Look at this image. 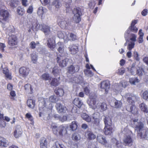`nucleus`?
Instances as JSON below:
<instances>
[{"mask_svg": "<svg viewBox=\"0 0 148 148\" xmlns=\"http://www.w3.org/2000/svg\"><path fill=\"white\" fill-rule=\"evenodd\" d=\"M138 119L133 120V124L135 125V130L137 131L138 136L140 138H145L148 132L146 130L143 129V124L142 122H138Z\"/></svg>", "mask_w": 148, "mask_h": 148, "instance_id": "f257e3e1", "label": "nucleus"}, {"mask_svg": "<svg viewBox=\"0 0 148 148\" xmlns=\"http://www.w3.org/2000/svg\"><path fill=\"white\" fill-rule=\"evenodd\" d=\"M58 101V98L55 95H52L49 97V99H42L39 101V106L42 108L47 107L50 109H51L53 106L52 103H55Z\"/></svg>", "mask_w": 148, "mask_h": 148, "instance_id": "f03ea898", "label": "nucleus"}, {"mask_svg": "<svg viewBox=\"0 0 148 148\" xmlns=\"http://www.w3.org/2000/svg\"><path fill=\"white\" fill-rule=\"evenodd\" d=\"M122 132L125 134L123 140L125 145L130 147L132 145L133 140L131 137L132 132L127 130V128H124Z\"/></svg>", "mask_w": 148, "mask_h": 148, "instance_id": "7ed1b4c3", "label": "nucleus"}, {"mask_svg": "<svg viewBox=\"0 0 148 148\" xmlns=\"http://www.w3.org/2000/svg\"><path fill=\"white\" fill-rule=\"evenodd\" d=\"M69 127L67 125H62L57 127L56 125L53 126L52 130L53 133L56 135L58 134L60 135L63 136L67 133V129Z\"/></svg>", "mask_w": 148, "mask_h": 148, "instance_id": "20e7f679", "label": "nucleus"}, {"mask_svg": "<svg viewBox=\"0 0 148 148\" xmlns=\"http://www.w3.org/2000/svg\"><path fill=\"white\" fill-rule=\"evenodd\" d=\"M4 7L3 5H0V23H2V26L4 27V23L3 22L8 21L10 16V14L7 10H3L2 8Z\"/></svg>", "mask_w": 148, "mask_h": 148, "instance_id": "39448f33", "label": "nucleus"}, {"mask_svg": "<svg viewBox=\"0 0 148 148\" xmlns=\"http://www.w3.org/2000/svg\"><path fill=\"white\" fill-rule=\"evenodd\" d=\"M73 21L76 23H79L81 20V16L82 15L81 9L79 8H74L73 11Z\"/></svg>", "mask_w": 148, "mask_h": 148, "instance_id": "423d86ee", "label": "nucleus"}, {"mask_svg": "<svg viewBox=\"0 0 148 148\" xmlns=\"http://www.w3.org/2000/svg\"><path fill=\"white\" fill-rule=\"evenodd\" d=\"M89 97L90 100L88 102V104L90 108L93 109L97 108L99 103L97 100L96 97L95 95L92 96L91 95H90Z\"/></svg>", "mask_w": 148, "mask_h": 148, "instance_id": "0eeeda50", "label": "nucleus"}, {"mask_svg": "<svg viewBox=\"0 0 148 148\" xmlns=\"http://www.w3.org/2000/svg\"><path fill=\"white\" fill-rule=\"evenodd\" d=\"M101 88L102 89V90H104L107 94L109 89L110 88V82L108 80H106L102 82L101 84Z\"/></svg>", "mask_w": 148, "mask_h": 148, "instance_id": "6e6552de", "label": "nucleus"}, {"mask_svg": "<svg viewBox=\"0 0 148 148\" xmlns=\"http://www.w3.org/2000/svg\"><path fill=\"white\" fill-rule=\"evenodd\" d=\"M125 97L127 99V101L130 104L132 105H134L135 101L137 100L136 97L134 95H132L130 93H127L125 95Z\"/></svg>", "mask_w": 148, "mask_h": 148, "instance_id": "1a4fd4ad", "label": "nucleus"}, {"mask_svg": "<svg viewBox=\"0 0 148 148\" xmlns=\"http://www.w3.org/2000/svg\"><path fill=\"white\" fill-rule=\"evenodd\" d=\"M55 37L54 36H50L47 40V45L48 47L51 49H53L55 47Z\"/></svg>", "mask_w": 148, "mask_h": 148, "instance_id": "9d476101", "label": "nucleus"}, {"mask_svg": "<svg viewBox=\"0 0 148 148\" xmlns=\"http://www.w3.org/2000/svg\"><path fill=\"white\" fill-rule=\"evenodd\" d=\"M97 140L99 143L104 145L106 147H110V145L108 143L105 137L103 135H99L97 137Z\"/></svg>", "mask_w": 148, "mask_h": 148, "instance_id": "9b49d317", "label": "nucleus"}, {"mask_svg": "<svg viewBox=\"0 0 148 148\" xmlns=\"http://www.w3.org/2000/svg\"><path fill=\"white\" fill-rule=\"evenodd\" d=\"M79 70V67L77 65H71L68 67L67 72L71 74L77 72Z\"/></svg>", "mask_w": 148, "mask_h": 148, "instance_id": "f8f14e48", "label": "nucleus"}, {"mask_svg": "<svg viewBox=\"0 0 148 148\" xmlns=\"http://www.w3.org/2000/svg\"><path fill=\"white\" fill-rule=\"evenodd\" d=\"M29 69L28 68L24 67L21 68L19 69V72L21 76L25 78L29 74Z\"/></svg>", "mask_w": 148, "mask_h": 148, "instance_id": "ddd939ff", "label": "nucleus"}, {"mask_svg": "<svg viewBox=\"0 0 148 148\" xmlns=\"http://www.w3.org/2000/svg\"><path fill=\"white\" fill-rule=\"evenodd\" d=\"M56 60L58 63H59L60 66L61 67H64L66 66V62L68 61V59L67 58L64 59L62 57L60 56L57 57Z\"/></svg>", "mask_w": 148, "mask_h": 148, "instance_id": "4468645a", "label": "nucleus"}, {"mask_svg": "<svg viewBox=\"0 0 148 148\" xmlns=\"http://www.w3.org/2000/svg\"><path fill=\"white\" fill-rule=\"evenodd\" d=\"M8 43L11 46H14L17 43V38L16 36L14 35H12L8 38Z\"/></svg>", "mask_w": 148, "mask_h": 148, "instance_id": "2eb2a0df", "label": "nucleus"}, {"mask_svg": "<svg viewBox=\"0 0 148 148\" xmlns=\"http://www.w3.org/2000/svg\"><path fill=\"white\" fill-rule=\"evenodd\" d=\"M23 133V131L20 126L17 125L16 126L14 132V136L17 138L21 136Z\"/></svg>", "mask_w": 148, "mask_h": 148, "instance_id": "dca6fc26", "label": "nucleus"}, {"mask_svg": "<svg viewBox=\"0 0 148 148\" xmlns=\"http://www.w3.org/2000/svg\"><path fill=\"white\" fill-rule=\"evenodd\" d=\"M56 107L58 112L59 113H65L67 110L66 107L63 106L61 103H56Z\"/></svg>", "mask_w": 148, "mask_h": 148, "instance_id": "f3484780", "label": "nucleus"}, {"mask_svg": "<svg viewBox=\"0 0 148 148\" xmlns=\"http://www.w3.org/2000/svg\"><path fill=\"white\" fill-rule=\"evenodd\" d=\"M66 42L68 40L73 41L77 39L76 35L72 33H69L68 32L66 33Z\"/></svg>", "mask_w": 148, "mask_h": 148, "instance_id": "a211bd4d", "label": "nucleus"}, {"mask_svg": "<svg viewBox=\"0 0 148 148\" xmlns=\"http://www.w3.org/2000/svg\"><path fill=\"white\" fill-rule=\"evenodd\" d=\"M111 104L113 107L116 108H121L122 105V103L121 101L116 99H114Z\"/></svg>", "mask_w": 148, "mask_h": 148, "instance_id": "6ab92c4d", "label": "nucleus"}, {"mask_svg": "<svg viewBox=\"0 0 148 148\" xmlns=\"http://www.w3.org/2000/svg\"><path fill=\"white\" fill-rule=\"evenodd\" d=\"M8 145V141L5 138L0 136V147H6Z\"/></svg>", "mask_w": 148, "mask_h": 148, "instance_id": "aec40b11", "label": "nucleus"}, {"mask_svg": "<svg viewBox=\"0 0 148 148\" xmlns=\"http://www.w3.org/2000/svg\"><path fill=\"white\" fill-rule=\"evenodd\" d=\"M86 135L87 138L89 140H94L96 137L93 132L90 130H87L86 132Z\"/></svg>", "mask_w": 148, "mask_h": 148, "instance_id": "412c9836", "label": "nucleus"}, {"mask_svg": "<svg viewBox=\"0 0 148 148\" xmlns=\"http://www.w3.org/2000/svg\"><path fill=\"white\" fill-rule=\"evenodd\" d=\"M40 143V148H47V141L45 138L44 137L41 138Z\"/></svg>", "mask_w": 148, "mask_h": 148, "instance_id": "4be33fe9", "label": "nucleus"}, {"mask_svg": "<svg viewBox=\"0 0 148 148\" xmlns=\"http://www.w3.org/2000/svg\"><path fill=\"white\" fill-rule=\"evenodd\" d=\"M50 27L48 25L43 24L41 31L43 32L45 35L49 34L50 33Z\"/></svg>", "mask_w": 148, "mask_h": 148, "instance_id": "5701e85b", "label": "nucleus"}, {"mask_svg": "<svg viewBox=\"0 0 148 148\" xmlns=\"http://www.w3.org/2000/svg\"><path fill=\"white\" fill-rule=\"evenodd\" d=\"M103 131L105 135H110L112 134V128L111 126H105Z\"/></svg>", "mask_w": 148, "mask_h": 148, "instance_id": "b1692460", "label": "nucleus"}, {"mask_svg": "<svg viewBox=\"0 0 148 148\" xmlns=\"http://www.w3.org/2000/svg\"><path fill=\"white\" fill-rule=\"evenodd\" d=\"M137 21L136 20H134L132 21L131 24V26L129 28V30H130L134 32H136L138 31L137 28L134 26V25L137 23Z\"/></svg>", "mask_w": 148, "mask_h": 148, "instance_id": "393cba45", "label": "nucleus"}, {"mask_svg": "<svg viewBox=\"0 0 148 148\" xmlns=\"http://www.w3.org/2000/svg\"><path fill=\"white\" fill-rule=\"evenodd\" d=\"M73 102V103L79 108H80L83 105V103L78 98H75Z\"/></svg>", "mask_w": 148, "mask_h": 148, "instance_id": "a878e982", "label": "nucleus"}, {"mask_svg": "<svg viewBox=\"0 0 148 148\" xmlns=\"http://www.w3.org/2000/svg\"><path fill=\"white\" fill-rule=\"evenodd\" d=\"M52 5L56 8L58 9L62 6V3L59 0H54L52 3Z\"/></svg>", "mask_w": 148, "mask_h": 148, "instance_id": "bb28decb", "label": "nucleus"}, {"mask_svg": "<svg viewBox=\"0 0 148 148\" xmlns=\"http://www.w3.org/2000/svg\"><path fill=\"white\" fill-rule=\"evenodd\" d=\"M69 50L73 54H76L78 51V47L77 46L73 45L69 48Z\"/></svg>", "mask_w": 148, "mask_h": 148, "instance_id": "cd10ccee", "label": "nucleus"}, {"mask_svg": "<svg viewBox=\"0 0 148 148\" xmlns=\"http://www.w3.org/2000/svg\"><path fill=\"white\" fill-rule=\"evenodd\" d=\"M104 121L106 126H111L112 121L110 118L109 116L106 117L104 119Z\"/></svg>", "mask_w": 148, "mask_h": 148, "instance_id": "c85d7f7f", "label": "nucleus"}, {"mask_svg": "<svg viewBox=\"0 0 148 148\" xmlns=\"http://www.w3.org/2000/svg\"><path fill=\"white\" fill-rule=\"evenodd\" d=\"M47 10L45 8H43L42 7H40L38 8L37 14L39 16H42L45 13L47 12Z\"/></svg>", "mask_w": 148, "mask_h": 148, "instance_id": "c756f323", "label": "nucleus"}, {"mask_svg": "<svg viewBox=\"0 0 148 148\" xmlns=\"http://www.w3.org/2000/svg\"><path fill=\"white\" fill-rule=\"evenodd\" d=\"M77 128V125L76 121H73L72 122L71 125H70L68 129L70 131H73L75 130Z\"/></svg>", "mask_w": 148, "mask_h": 148, "instance_id": "7c9ffc66", "label": "nucleus"}, {"mask_svg": "<svg viewBox=\"0 0 148 148\" xmlns=\"http://www.w3.org/2000/svg\"><path fill=\"white\" fill-rule=\"evenodd\" d=\"M114 90L116 93H119L121 90L122 88L120 84H116L114 86Z\"/></svg>", "mask_w": 148, "mask_h": 148, "instance_id": "2f4dec72", "label": "nucleus"}, {"mask_svg": "<svg viewBox=\"0 0 148 148\" xmlns=\"http://www.w3.org/2000/svg\"><path fill=\"white\" fill-rule=\"evenodd\" d=\"M58 36L60 38H63L64 40V42L65 43L66 42V33H63L61 31H59L58 32Z\"/></svg>", "mask_w": 148, "mask_h": 148, "instance_id": "473e14b6", "label": "nucleus"}, {"mask_svg": "<svg viewBox=\"0 0 148 148\" xmlns=\"http://www.w3.org/2000/svg\"><path fill=\"white\" fill-rule=\"evenodd\" d=\"M43 26V24L40 25L38 22H36V24L33 25V29L35 31H37L38 29L41 30Z\"/></svg>", "mask_w": 148, "mask_h": 148, "instance_id": "72a5a7b5", "label": "nucleus"}, {"mask_svg": "<svg viewBox=\"0 0 148 148\" xmlns=\"http://www.w3.org/2000/svg\"><path fill=\"white\" fill-rule=\"evenodd\" d=\"M27 104L29 108L32 109L35 105V101L32 99H29L27 100Z\"/></svg>", "mask_w": 148, "mask_h": 148, "instance_id": "f704fd0d", "label": "nucleus"}, {"mask_svg": "<svg viewBox=\"0 0 148 148\" xmlns=\"http://www.w3.org/2000/svg\"><path fill=\"white\" fill-rule=\"evenodd\" d=\"M81 116L83 119L88 122L91 121V118L88 114L85 113H83L81 114Z\"/></svg>", "mask_w": 148, "mask_h": 148, "instance_id": "c9c22d12", "label": "nucleus"}, {"mask_svg": "<svg viewBox=\"0 0 148 148\" xmlns=\"http://www.w3.org/2000/svg\"><path fill=\"white\" fill-rule=\"evenodd\" d=\"M98 106L97 108L102 111L105 110L107 108L106 105L104 103H98Z\"/></svg>", "mask_w": 148, "mask_h": 148, "instance_id": "e433bc0d", "label": "nucleus"}, {"mask_svg": "<svg viewBox=\"0 0 148 148\" xmlns=\"http://www.w3.org/2000/svg\"><path fill=\"white\" fill-rule=\"evenodd\" d=\"M55 92L57 95H58L60 96H62L64 93V90L61 88H57L55 90Z\"/></svg>", "mask_w": 148, "mask_h": 148, "instance_id": "4c0bfd02", "label": "nucleus"}, {"mask_svg": "<svg viewBox=\"0 0 148 148\" xmlns=\"http://www.w3.org/2000/svg\"><path fill=\"white\" fill-rule=\"evenodd\" d=\"M140 108L143 111L146 113L148 112L147 106L144 103H142L140 105Z\"/></svg>", "mask_w": 148, "mask_h": 148, "instance_id": "58836bf2", "label": "nucleus"}, {"mask_svg": "<svg viewBox=\"0 0 148 148\" xmlns=\"http://www.w3.org/2000/svg\"><path fill=\"white\" fill-rule=\"evenodd\" d=\"M59 77L58 78L59 80L55 78L52 79L50 82V84L51 86H57L60 84L59 82Z\"/></svg>", "mask_w": 148, "mask_h": 148, "instance_id": "ea45409f", "label": "nucleus"}, {"mask_svg": "<svg viewBox=\"0 0 148 148\" xmlns=\"http://www.w3.org/2000/svg\"><path fill=\"white\" fill-rule=\"evenodd\" d=\"M130 111L133 114H135L138 113V109L134 105H133L130 106Z\"/></svg>", "mask_w": 148, "mask_h": 148, "instance_id": "a19ab883", "label": "nucleus"}, {"mask_svg": "<svg viewBox=\"0 0 148 148\" xmlns=\"http://www.w3.org/2000/svg\"><path fill=\"white\" fill-rule=\"evenodd\" d=\"M58 25L60 26L62 28H64L67 26L68 24L64 19H62L59 22Z\"/></svg>", "mask_w": 148, "mask_h": 148, "instance_id": "79ce46f5", "label": "nucleus"}, {"mask_svg": "<svg viewBox=\"0 0 148 148\" xmlns=\"http://www.w3.org/2000/svg\"><path fill=\"white\" fill-rule=\"evenodd\" d=\"M73 80L76 83H80L82 82L83 78L81 76L79 75L78 77H74Z\"/></svg>", "mask_w": 148, "mask_h": 148, "instance_id": "37998d69", "label": "nucleus"}, {"mask_svg": "<svg viewBox=\"0 0 148 148\" xmlns=\"http://www.w3.org/2000/svg\"><path fill=\"white\" fill-rule=\"evenodd\" d=\"M32 62L34 64H36L37 60V56L35 54H32L31 56Z\"/></svg>", "mask_w": 148, "mask_h": 148, "instance_id": "c03bdc74", "label": "nucleus"}, {"mask_svg": "<svg viewBox=\"0 0 148 148\" xmlns=\"http://www.w3.org/2000/svg\"><path fill=\"white\" fill-rule=\"evenodd\" d=\"M137 73L139 76H141L145 73V72L142 68L138 67L137 70Z\"/></svg>", "mask_w": 148, "mask_h": 148, "instance_id": "a18cd8bd", "label": "nucleus"}, {"mask_svg": "<svg viewBox=\"0 0 148 148\" xmlns=\"http://www.w3.org/2000/svg\"><path fill=\"white\" fill-rule=\"evenodd\" d=\"M41 78L44 80H48L50 78L49 75L47 73H45L43 74L41 76Z\"/></svg>", "mask_w": 148, "mask_h": 148, "instance_id": "49530a36", "label": "nucleus"}, {"mask_svg": "<svg viewBox=\"0 0 148 148\" xmlns=\"http://www.w3.org/2000/svg\"><path fill=\"white\" fill-rule=\"evenodd\" d=\"M129 82L132 85H135L136 83L139 82L138 79L136 78H132L130 79Z\"/></svg>", "mask_w": 148, "mask_h": 148, "instance_id": "de8ad7c7", "label": "nucleus"}, {"mask_svg": "<svg viewBox=\"0 0 148 148\" xmlns=\"http://www.w3.org/2000/svg\"><path fill=\"white\" fill-rule=\"evenodd\" d=\"M60 70H59L57 67H55L53 68L52 73L55 76H56L59 74Z\"/></svg>", "mask_w": 148, "mask_h": 148, "instance_id": "09e8293b", "label": "nucleus"}, {"mask_svg": "<svg viewBox=\"0 0 148 148\" xmlns=\"http://www.w3.org/2000/svg\"><path fill=\"white\" fill-rule=\"evenodd\" d=\"M17 12L19 15L23 16L25 10L23 8L19 7L17 9Z\"/></svg>", "mask_w": 148, "mask_h": 148, "instance_id": "8fccbe9b", "label": "nucleus"}, {"mask_svg": "<svg viewBox=\"0 0 148 148\" xmlns=\"http://www.w3.org/2000/svg\"><path fill=\"white\" fill-rule=\"evenodd\" d=\"M25 90L27 92H29L30 91L32 92L33 89L31 87V85L29 84H27L24 86Z\"/></svg>", "mask_w": 148, "mask_h": 148, "instance_id": "3c124183", "label": "nucleus"}, {"mask_svg": "<svg viewBox=\"0 0 148 148\" xmlns=\"http://www.w3.org/2000/svg\"><path fill=\"white\" fill-rule=\"evenodd\" d=\"M81 138L80 136L77 133H75L73 134L72 138L73 140H79Z\"/></svg>", "mask_w": 148, "mask_h": 148, "instance_id": "603ef678", "label": "nucleus"}, {"mask_svg": "<svg viewBox=\"0 0 148 148\" xmlns=\"http://www.w3.org/2000/svg\"><path fill=\"white\" fill-rule=\"evenodd\" d=\"M57 44L59 45H60L58 49V51L60 53H62L64 52V49L63 48L64 46L62 43L60 42H58Z\"/></svg>", "mask_w": 148, "mask_h": 148, "instance_id": "864d4df0", "label": "nucleus"}, {"mask_svg": "<svg viewBox=\"0 0 148 148\" xmlns=\"http://www.w3.org/2000/svg\"><path fill=\"white\" fill-rule=\"evenodd\" d=\"M95 114L94 113L93 115V118L94 119V125L96 126H98L99 123V119L95 117Z\"/></svg>", "mask_w": 148, "mask_h": 148, "instance_id": "5fc2aeb1", "label": "nucleus"}, {"mask_svg": "<svg viewBox=\"0 0 148 148\" xmlns=\"http://www.w3.org/2000/svg\"><path fill=\"white\" fill-rule=\"evenodd\" d=\"M84 73L86 76L89 77H91L93 75L92 71L89 69H87L85 70Z\"/></svg>", "mask_w": 148, "mask_h": 148, "instance_id": "6e6d98bb", "label": "nucleus"}, {"mask_svg": "<svg viewBox=\"0 0 148 148\" xmlns=\"http://www.w3.org/2000/svg\"><path fill=\"white\" fill-rule=\"evenodd\" d=\"M134 45L135 43L134 42L130 41L128 44L127 49L130 51L132 49L134 48Z\"/></svg>", "mask_w": 148, "mask_h": 148, "instance_id": "4d7b16f0", "label": "nucleus"}, {"mask_svg": "<svg viewBox=\"0 0 148 148\" xmlns=\"http://www.w3.org/2000/svg\"><path fill=\"white\" fill-rule=\"evenodd\" d=\"M119 84L121 87L123 88H125L127 85V82L125 81H123L119 83Z\"/></svg>", "mask_w": 148, "mask_h": 148, "instance_id": "13d9d810", "label": "nucleus"}, {"mask_svg": "<svg viewBox=\"0 0 148 148\" xmlns=\"http://www.w3.org/2000/svg\"><path fill=\"white\" fill-rule=\"evenodd\" d=\"M53 148H63L62 145H60L58 142H56L53 145Z\"/></svg>", "mask_w": 148, "mask_h": 148, "instance_id": "bf43d9fd", "label": "nucleus"}, {"mask_svg": "<svg viewBox=\"0 0 148 148\" xmlns=\"http://www.w3.org/2000/svg\"><path fill=\"white\" fill-rule=\"evenodd\" d=\"M33 8L32 5H30L28 8L27 12V13L32 14L33 11Z\"/></svg>", "mask_w": 148, "mask_h": 148, "instance_id": "052dcab7", "label": "nucleus"}, {"mask_svg": "<svg viewBox=\"0 0 148 148\" xmlns=\"http://www.w3.org/2000/svg\"><path fill=\"white\" fill-rule=\"evenodd\" d=\"M136 36L134 34H132L131 35V37L130 39V40H131V42H134L136 41Z\"/></svg>", "mask_w": 148, "mask_h": 148, "instance_id": "680f3d73", "label": "nucleus"}, {"mask_svg": "<svg viewBox=\"0 0 148 148\" xmlns=\"http://www.w3.org/2000/svg\"><path fill=\"white\" fill-rule=\"evenodd\" d=\"M125 70L123 68H121L118 70V73L120 75H122L125 73Z\"/></svg>", "mask_w": 148, "mask_h": 148, "instance_id": "e2e57ef3", "label": "nucleus"}, {"mask_svg": "<svg viewBox=\"0 0 148 148\" xmlns=\"http://www.w3.org/2000/svg\"><path fill=\"white\" fill-rule=\"evenodd\" d=\"M143 97L145 99H148V92L147 91H145L143 94Z\"/></svg>", "mask_w": 148, "mask_h": 148, "instance_id": "0e129e2a", "label": "nucleus"}, {"mask_svg": "<svg viewBox=\"0 0 148 148\" xmlns=\"http://www.w3.org/2000/svg\"><path fill=\"white\" fill-rule=\"evenodd\" d=\"M36 45V44L34 41L32 42L29 44L30 47L32 49H34Z\"/></svg>", "mask_w": 148, "mask_h": 148, "instance_id": "69168bd1", "label": "nucleus"}, {"mask_svg": "<svg viewBox=\"0 0 148 148\" xmlns=\"http://www.w3.org/2000/svg\"><path fill=\"white\" fill-rule=\"evenodd\" d=\"M21 2L22 5L25 7H27L28 5L27 0H22Z\"/></svg>", "mask_w": 148, "mask_h": 148, "instance_id": "338daca9", "label": "nucleus"}, {"mask_svg": "<svg viewBox=\"0 0 148 148\" xmlns=\"http://www.w3.org/2000/svg\"><path fill=\"white\" fill-rule=\"evenodd\" d=\"M130 31L129 29L127 30L125 32L124 34V37L125 39H128V38L129 34L130 33Z\"/></svg>", "mask_w": 148, "mask_h": 148, "instance_id": "774afa93", "label": "nucleus"}]
</instances>
